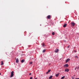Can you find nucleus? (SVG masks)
<instances>
[{"label": "nucleus", "mask_w": 79, "mask_h": 79, "mask_svg": "<svg viewBox=\"0 0 79 79\" xmlns=\"http://www.w3.org/2000/svg\"><path fill=\"white\" fill-rule=\"evenodd\" d=\"M68 64H65L64 66V68H68Z\"/></svg>", "instance_id": "7ed1b4c3"}, {"label": "nucleus", "mask_w": 79, "mask_h": 79, "mask_svg": "<svg viewBox=\"0 0 79 79\" xmlns=\"http://www.w3.org/2000/svg\"><path fill=\"white\" fill-rule=\"evenodd\" d=\"M72 79H74V77H72Z\"/></svg>", "instance_id": "bb28decb"}, {"label": "nucleus", "mask_w": 79, "mask_h": 79, "mask_svg": "<svg viewBox=\"0 0 79 79\" xmlns=\"http://www.w3.org/2000/svg\"><path fill=\"white\" fill-rule=\"evenodd\" d=\"M75 57H76V58H78V57L77 56H75Z\"/></svg>", "instance_id": "aec40b11"}, {"label": "nucleus", "mask_w": 79, "mask_h": 79, "mask_svg": "<svg viewBox=\"0 0 79 79\" xmlns=\"http://www.w3.org/2000/svg\"><path fill=\"white\" fill-rule=\"evenodd\" d=\"M77 69H79V66L78 67Z\"/></svg>", "instance_id": "393cba45"}, {"label": "nucleus", "mask_w": 79, "mask_h": 79, "mask_svg": "<svg viewBox=\"0 0 79 79\" xmlns=\"http://www.w3.org/2000/svg\"><path fill=\"white\" fill-rule=\"evenodd\" d=\"M71 24L72 26H74V25H75V23L73 22L71 23Z\"/></svg>", "instance_id": "f03ea898"}, {"label": "nucleus", "mask_w": 79, "mask_h": 79, "mask_svg": "<svg viewBox=\"0 0 79 79\" xmlns=\"http://www.w3.org/2000/svg\"><path fill=\"white\" fill-rule=\"evenodd\" d=\"M42 47H44V46H45V45H44V43H43L42 44Z\"/></svg>", "instance_id": "a211bd4d"}, {"label": "nucleus", "mask_w": 79, "mask_h": 79, "mask_svg": "<svg viewBox=\"0 0 79 79\" xmlns=\"http://www.w3.org/2000/svg\"><path fill=\"white\" fill-rule=\"evenodd\" d=\"M30 79H32V77H31L30 78Z\"/></svg>", "instance_id": "4be33fe9"}, {"label": "nucleus", "mask_w": 79, "mask_h": 79, "mask_svg": "<svg viewBox=\"0 0 79 79\" xmlns=\"http://www.w3.org/2000/svg\"><path fill=\"white\" fill-rule=\"evenodd\" d=\"M70 60V59L69 58L67 59L66 61V63H68V62H69Z\"/></svg>", "instance_id": "20e7f679"}, {"label": "nucleus", "mask_w": 79, "mask_h": 79, "mask_svg": "<svg viewBox=\"0 0 79 79\" xmlns=\"http://www.w3.org/2000/svg\"><path fill=\"white\" fill-rule=\"evenodd\" d=\"M52 35H55V32H53L52 33Z\"/></svg>", "instance_id": "f3484780"}, {"label": "nucleus", "mask_w": 79, "mask_h": 79, "mask_svg": "<svg viewBox=\"0 0 79 79\" xmlns=\"http://www.w3.org/2000/svg\"><path fill=\"white\" fill-rule=\"evenodd\" d=\"M75 79H79V78H75Z\"/></svg>", "instance_id": "a878e982"}, {"label": "nucleus", "mask_w": 79, "mask_h": 79, "mask_svg": "<svg viewBox=\"0 0 79 79\" xmlns=\"http://www.w3.org/2000/svg\"><path fill=\"white\" fill-rule=\"evenodd\" d=\"M65 72H69V69H65Z\"/></svg>", "instance_id": "423d86ee"}, {"label": "nucleus", "mask_w": 79, "mask_h": 79, "mask_svg": "<svg viewBox=\"0 0 79 79\" xmlns=\"http://www.w3.org/2000/svg\"><path fill=\"white\" fill-rule=\"evenodd\" d=\"M16 62L17 63H18L19 62V59H17Z\"/></svg>", "instance_id": "6e6552de"}, {"label": "nucleus", "mask_w": 79, "mask_h": 79, "mask_svg": "<svg viewBox=\"0 0 79 79\" xmlns=\"http://www.w3.org/2000/svg\"><path fill=\"white\" fill-rule=\"evenodd\" d=\"M1 65H3V61H1Z\"/></svg>", "instance_id": "2eb2a0df"}, {"label": "nucleus", "mask_w": 79, "mask_h": 79, "mask_svg": "<svg viewBox=\"0 0 79 79\" xmlns=\"http://www.w3.org/2000/svg\"><path fill=\"white\" fill-rule=\"evenodd\" d=\"M65 77V76H63L61 78V79H64V78Z\"/></svg>", "instance_id": "dca6fc26"}, {"label": "nucleus", "mask_w": 79, "mask_h": 79, "mask_svg": "<svg viewBox=\"0 0 79 79\" xmlns=\"http://www.w3.org/2000/svg\"><path fill=\"white\" fill-rule=\"evenodd\" d=\"M24 60H21V63H24Z\"/></svg>", "instance_id": "f8f14e48"}, {"label": "nucleus", "mask_w": 79, "mask_h": 79, "mask_svg": "<svg viewBox=\"0 0 79 79\" xmlns=\"http://www.w3.org/2000/svg\"><path fill=\"white\" fill-rule=\"evenodd\" d=\"M52 77H53V76H51L49 78V79H50L52 78Z\"/></svg>", "instance_id": "9b49d317"}, {"label": "nucleus", "mask_w": 79, "mask_h": 79, "mask_svg": "<svg viewBox=\"0 0 79 79\" xmlns=\"http://www.w3.org/2000/svg\"><path fill=\"white\" fill-rule=\"evenodd\" d=\"M13 76H14V72L12 71L11 72L10 77H13Z\"/></svg>", "instance_id": "f257e3e1"}, {"label": "nucleus", "mask_w": 79, "mask_h": 79, "mask_svg": "<svg viewBox=\"0 0 79 79\" xmlns=\"http://www.w3.org/2000/svg\"><path fill=\"white\" fill-rule=\"evenodd\" d=\"M29 64H32V62H30Z\"/></svg>", "instance_id": "6ab92c4d"}, {"label": "nucleus", "mask_w": 79, "mask_h": 79, "mask_svg": "<svg viewBox=\"0 0 79 79\" xmlns=\"http://www.w3.org/2000/svg\"><path fill=\"white\" fill-rule=\"evenodd\" d=\"M67 25V24H65L63 25V27H66Z\"/></svg>", "instance_id": "1a4fd4ad"}, {"label": "nucleus", "mask_w": 79, "mask_h": 79, "mask_svg": "<svg viewBox=\"0 0 79 79\" xmlns=\"http://www.w3.org/2000/svg\"><path fill=\"white\" fill-rule=\"evenodd\" d=\"M59 51V49H57L55 50V53H58V52Z\"/></svg>", "instance_id": "39448f33"}, {"label": "nucleus", "mask_w": 79, "mask_h": 79, "mask_svg": "<svg viewBox=\"0 0 79 79\" xmlns=\"http://www.w3.org/2000/svg\"><path fill=\"white\" fill-rule=\"evenodd\" d=\"M45 51H46V49H44L43 51V53H45Z\"/></svg>", "instance_id": "ddd939ff"}, {"label": "nucleus", "mask_w": 79, "mask_h": 79, "mask_svg": "<svg viewBox=\"0 0 79 79\" xmlns=\"http://www.w3.org/2000/svg\"><path fill=\"white\" fill-rule=\"evenodd\" d=\"M29 74L30 75H31V73H30Z\"/></svg>", "instance_id": "b1692460"}, {"label": "nucleus", "mask_w": 79, "mask_h": 79, "mask_svg": "<svg viewBox=\"0 0 79 79\" xmlns=\"http://www.w3.org/2000/svg\"><path fill=\"white\" fill-rule=\"evenodd\" d=\"M51 70H49L46 73V74H48L49 73H50V71Z\"/></svg>", "instance_id": "9d476101"}, {"label": "nucleus", "mask_w": 79, "mask_h": 79, "mask_svg": "<svg viewBox=\"0 0 79 79\" xmlns=\"http://www.w3.org/2000/svg\"><path fill=\"white\" fill-rule=\"evenodd\" d=\"M51 17V16L50 15H48L47 16V18L48 19H50Z\"/></svg>", "instance_id": "0eeeda50"}, {"label": "nucleus", "mask_w": 79, "mask_h": 79, "mask_svg": "<svg viewBox=\"0 0 79 79\" xmlns=\"http://www.w3.org/2000/svg\"><path fill=\"white\" fill-rule=\"evenodd\" d=\"M69 47H70V45H69L67 47V48H69Z\"/></svg>", "instance_id": "412c9836"}, {"label": "nucleus", "mask_w": 79, "mask_h": 79, "mask_svg": "<svg viewBox=\"0 0 79 79\" xmlns=\"http://www.w3.org/2000/svg\"><path fill=\"white\" fill-rule=\"evenodd\" d=\"M58 76H59V74H57L56 75V77H58Z\"/></svg>", "instance_id": "4468645a"}, {"label": "nucleus", "mask_w": 79, "mask_h": 79, "mask_svg": "<svg viewBox=\"0 0 79 79\" xmlns=\"http://www.w3.org/2000/svg\"><path fill=\"white\" fill-rule=\"evenodd\" d=\"M75 52H76V51H75Z\"/></svg>", "instance_id": "c85d7f7f"}, {"label": "nucleus", "mask_w": 79, "mask_h": 79, "mask_svg": "<svg viewBox=\"0 0 79 79\" xmlns=\"http://www.w3.org/2000/svg\"><path fill=\"white\" fill-rule=\"evenodd\" d=\"M35 79H37V78H35Z\"/></svg>", "instance_id": "cd10ccee"}, {"label": "nucleus", "mask_w": 79, "mask_h": 79, "mask_svg": "<svg viewBox=\"0 0 79 79\" xmlns=\"http://www.w3.org/2000/svg\"><path fill=\"white\" fill-rule=\"evenodd\" d=\"M0 75H1V73H0Z\"/></svg>", "instance_id": "c756f323"}, {"label": "nucleus", "mask_w": 79, "mask_h": 79, "mask_svg": "<svg viewBox=\"0 0 79 79\" xmlns=\"http://www.w3.org/2000/svg\"><path fill=\"white\" fill-rule=\"evenodd\" d=\"M77 69V67H76L75 69V70H76Z\"/></svg>", "instance_id": "5701e85b"}]
</instances>
